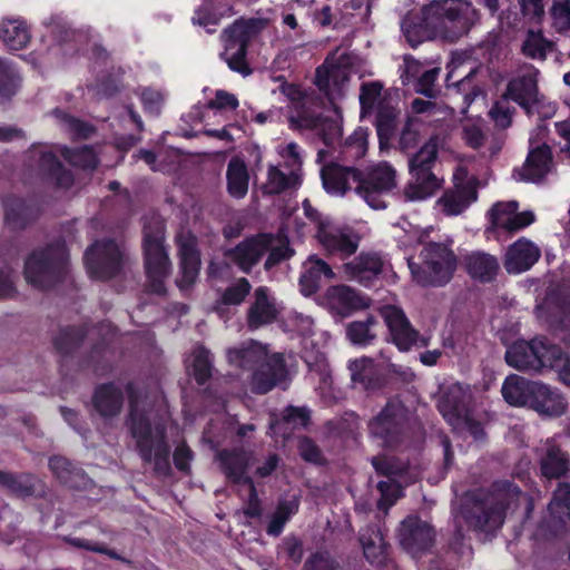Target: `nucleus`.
I'll return each mask as SVG.
<instances>
[{"mask_svg": "<svg viewBox=\"0 0 570 570\" xmlns=\"http://www.w3.org/2000/svg\"><path fill=\"white\" fill-rule=\"evenodd\" d=\"M478 21V10L470 2L444 0L433 1L419 12L407 13L401 28L409 45L415 48L435 38L454 42L468 35Z\"/></svg>", "mask_w": 570, "mask_h": 570, "instance_id": "f257e3e1", "label": "nucleus"}, {"mask_svg": "<svg viewBox=\"0 0 570 570\" xmlns=\"http://www.w3.org/2000/svg\"><path fill=\"white\" fill-rule=\"evenodd\" d=\"M524 504L527 512L532 510V500L509 482H494L488 490L466 493L459 508V514L468 528L490 539L497 534L509 512Z\"/></svg>", "mask_w": 570, "mask_h": 570, "instance_id": "f03ea898", "label": "nucleus"}, {"mask_svg": "<svg viewBox=\"0 0 570 570\" xmlns=\"http://www.w3.org/2000/svg\"><path fill=\"white\" fill-rule=\"evenodd\" d=\"M327 193L344 195L355 193L373 209H384L386 198L396 187V170L386 161L360 170L353 166L331 163L321 170Z\"/></svg>", "mask_w": 570, "mask_h": 570, "instance_id": "7ed1b4c3", "label": "nucleus"}, {"mask_svg": "<svg viewBox=\"0 0 570 570\" xmlns=\"http://www.w3.org/2000/svg\"><path fill=\"white\" fill-rule=\"evenodd\" d=\"M157 401L164 402L161 397H157V394H130L128 426L142 462L153 464L157 475L169 476L171 464L167 429L160 422L151 425ZM158 415V413L155 414V416Z\"/></svg>", "mask_w": 570, "mask_h": 570, "instance_id": "20e7f679", "label": "nucleus"}, {"mask_svg": "<svg viewBox=\"0 0 570 570\" xmlns=\"http://www.w3.org/2000/svg\"><path fill=\"white\" fill-rule=\"evenodd\" d=\"M422 266L411 264V272L421 285L443 286L448 284L455 269L456 256L444 243H426L421 250Z\"/></svg>", "mask_w": 570, "mask_h": 570, "instance_id": "39448f33", "label": "nucleus"}, {"mask_svg": "<svg viewBox=\"0 0 570 570\" xmlns=\"http://www.w3.org/2000/svg\"><path fill=\"white\" fill-rule=\"evenodd\" d=\"M266 26L267 21L262 18H240L223 31L225 52L222 57L232 70L245 76L250 73L245 61L247 47Z\"/></svg>", "mask_w": 570, "mask_h": 570, "instance_id": "423d86ee", "label": "nucleus"}, {"mask_svg": "<svg viewBox=\"0 0 570 570\" xmlns=\"http://www.w3.org/2000/svg\"><path fill=\"white\" fill-rule=\"evenodd\" d=\"M563 351L546 337L531 341H517L505 352V361L518 370L540 371L543 367L553 368L561 361Z\"/></svg>", "mask_w": 570, "mask_h": 570, "instance_id": "0eeeda50", "label": "nucleus"}, {"mask_svg": "<svg viewBox=\"0 0 570 570\" xmlns=\"http://www.w3.org/2000/svg\"><path fill=\"white\" fill-rule=\"evenodd\" d=\"M66 250L56 244L32 252L24 263V278L32 286L46 289L53 286L63 275Z\"/></svg>", "mask_w": 570, "mask_h": 570, "instance_id": "6e6552de", "label": "nucleus"}, {"mask_svg": "<svg viewBox=\"0 0 570 570\" xmlns=\"http://www.w3.org/2000/svg\"><path fill=\"white\" fill-rule=\"evenodd\" d=\"M85 262L91 277L106 281L120 275L128 267L130 258L122 243L106 238L87 248Z\"/></svg>", "mask_w": 570, "mask_h": 570, "instance_id": "1a4fd4ad", "label": "nucleus"}, {"mask_svg": "<svg viewBox=\"0 0 570 570\" xmlns=\"http://www.w3.org/2000/svg\"><path fill=\"white\" fill-rule=\"evenodd\" d=\"M163 228H144V253L147 274V289L157 295L166 293L165 279L169 275V261L163 245Z\"/></svg>", "mask_w": 570, "mask_h": 570, "instance_id": "9d476101", "label": "nucleus"}, {"mask_svg": "<svg viewBox=\"0 0 570 570\" xmlns=\"http://www.w3.org/2000/svg\"><path fill=\"white\" fill-rule=\"evenodd\" d=\"M352 57L336 49L325 62L316 69L315 83L334 104L343 97L351 76Z\"/></svg>", "mask_w": 570, "mask_h": 570, "instance_id": "9b49d317", "label": "nucleus"}, {"mask_svg": "<svg viewBox=\"0 0 570 570\" xmlns=\"http://www.w3.org/2000/svg\"><path fill=\"white\" fill-rule=\"evenodd\" d=\"M409 414L399 403L390 402L370 423L371 433L386 446H395L407 436Z\"/></svg>", "mask_w": 570, "mask_h": 570, "instance_id": "f8f14e48", "label": "nucleus"}, {"mask_svg": "<svg viewBox=\"0 0 570 570\" xmlns=\"http://www.w3.org/2000/svg\"><path fill=\"white\" fill-rule=\"evenodd\" d=\"M438 407L443 417L456 430L468 431L476 441L484 439V430L472 416L466 394H442Z\"/></svg>", "mask_w": 570, "mask_h": 570, "instance_id": "ddd939ff", "label": "nucleus"}, {"mask_svg": "<svg viewBox=\"0 0 570 570\" xmlns=\"http://www.w3.org/2000/svg\"><path fill=\"white\" fill-rule=\"evenodd\" d=\"M478 198V180L468 177L463 170L453 176V186L444 190L438 199V205L448 216H456L463 213Z\"/></svg>", "mask_w": 570, "mask_h": 570, "instance_id": "4468645a", "label": "nucleus"}, {"mask_svg": "<svg viewBox=\"0 0 570 570\" xmlns=\"http://www.w3.org/2000/svg\"><path fill=\"white\" fill-rule=\"evenodd\" d=\"M393 343L401 351H409L411 347H425L429 338L421 336L411 325L403 309L394 305H385L380 309Z\"/></svg>", "mask_w": 570, "mask_h": 570, "instance_id": "2eb2a0df", "label": "nucleus"}, {"mask_svg": "<svg viewBox=\"0 0 570 570\" xmlns=\"http://www.w3.org/2000/svg\"><path fill=\"white\" fill-rule=\"evenodd\" d=\"M372 464L377 473L387 476V481L377 483V490L381 493L377 508L386 512L400 497L401 487L396 483L395 478L407 470V463L395 456L377 455L373 456Z\"/></svg>", "mask_w": 570, "mask_h": 570, "instance_id": "dca6fc26", "label": "nucleus"}, {"mask_svg": "<svg viewBox=\"0 0 570 570\" xmlns=\"http://www.w3.org/2000/svg\"><path fill=\"white\" fill-rule=\"evenodd\" d=\"M289 126L293 129H313L326 147L334 146L342 136V117L334 108L332 115H315L303 112L298 117H288Z\"/></svg>", "mask_w": 570, "mask_h": 570, "instance_id": "f3484780", "label": "nucleus"}, {"mask_svg": "<svg viewBox=\"0 0 570 570\" xmlns=\"http://www.w3.org/2000/svg\"><path fill=\"white\" fill-rule=\"evenodd\" d=\"M397 535L402 548L416 557L432 548L435 532L426 521L410 515L401 522Z\"/></svg>", "mask_w": 570, "mask_h": 570, "instance_id": "a211bd4d", "label": "nucleus"}, {"mask_svg": "<svg viewBox=\"0 0 570 570\" xmlns=\"http://www.w3.org/2000/svg\"><path fill=\"white\" fill-rule=\"evenodd\" d=\"M316 238L330 255L342 259L355 254L360 243V236L351 228H340L324 222L317 227Z\"/></svg>", "mask_w": 570, "mask_h": 570, "instance_id": "6ab92c4d", "label": "nucleus"}, {"mask_svg": "<svg viewBox=\"0 0 570 570\" xmlns=\"http://www.w3.org/2000/svg\"><path fill=\"white\" fill-rule=\"evenodd\" d=\"M274 236L271 234L248 237L235 247L227 249L225 256L243 273L248 274L267 253L268 248H271Z\"/></svg>", "mask_w": 570, "mask_h": 570, "instance_id": "aec40b11", "label": "nucleus"}, {"mask_svg": "<svg viewBox=\"0 0 570 570\" xmlns=\"http://www.w3.org/2000/svg\"><path fill=\"white\" fill-rule=\"evenodd\" d=\"M552 168V150L543 142L530 148L523 165L513 170V177L524 183L542 184Z\"/></svg>", "mask_w": 570, "mask_h": 570, "instance_id": "412c9836", "label": "nucleus"}, {"mask_svg": "<svg viewBox=\"0 0 570 570\" xmlns=\"http://www.w3.org/2000/svg\"><path fill=\"white\" fill-rule=\"evenodd\" d=\"M289 373L282 354L266 356L253 373V384L259 392L288 389Z\"/></svg>", "mask_w": 570, "mask_h": 570, "instance_id": "4be33fe9", "label": "nucleus"}, {"mask_svg": "<svg viewBox=\"0 0 570 570\" xmlns=\"http://www.w3.org/2000/svg\"><path fill=\"white\" fill-rule=\"evenodd\" d=\"M341 268L346 279L370 286L381 275L383 261L375 253L362 252L352 261L344 263Z\"/></svg>", "mask_w": 570, "mask_h": 570, "instance_id": "5701e85b", "label": "nucleus"}, {"mask_svg": "<svg viewBox=\"0 0 570 570\" xmlns=\"http://www.w3.org/2000/svg\"><path fill=\"white\" fill-rule=\"evenodd\" d=\"M512 406H527L541 415L559 416L564 413L568 403L562 394H502Z\"/></svg>", "mask_w": 570, "mask_h": 570, "instance_id": "b1692460", "label": "nucleus"}, {"mask_svg": "<svg viewBox=\"0 0 570 570\" xmlns=\"http://www.w3.org/2000/svg\"><path fill=\"white\" fill-rule=\"evenodd\" d=\"M322 304L341 316H347L366 306L365 298L346 285L330 286L323 295Z\"/></svg>", "mask_w": 570, "mask_h": 570, "instance_id": "393cba45", "label": "nucleus"}, {"mask_svg": "<svg viewBox=\"0 0 570 570\" xmlns=\"http://www.w3.org/2000/svg\"><path fill=\"white\" fill-rule=\"evenodd\" d=\"M253 297L246 315L247 326L252 331L272 324L278 316L276 301L266 286L257 287Z\"/></svg>", "mask_w": 570, "mask_h": 570, "instance_id": "a878e982", "label": "nucleus"}, {"mask_svg": "<svg viewBox=\"0 0 570 570\" xmlns=\"http://www.w3.org/2000/svg\"><path fill=\"white\" fill-rule=\"evenodd\" d=\"M352 389L375 391L385 386V376L372 358L361 357L348 363Z\"/></svg>", "mask_w": 570, "mask_h": 570, "instance_id": "bb28decb", "label": "nucleus"}, {"mask_svg": "<svg viewBox=\"0 0 570 570\" xmlns=\"http://www.w3.org/2000/svg\"><path fill=\"white\" fill-rule=\"evenodd\" d=\"M31 158L37 163L39 171L53 180L59 187L68 188L72 185L73 176L71 171L62 166L48 147H33Z\"/></svg>", "mask_w": 570, "mask_h": 570, "instance_id": "cd10ccee", "label": "nucleus"}, {"mask_svg": "<svg viewBox=\"0 0 570 570\" xmlns=\"http://www.w3.org/2000/svg\"><path fill=\"white\" fill-rule=\"evenodd\" d=\"M539 258V247L525 238H520L507 249L503 265L508 273L518 274L528 271Z\"/></svg>", "mask_w": 570, "mask_h": 570, "instance_id": "c85d7f7f", "label": "nucleus"}, {"mask_svg": "<svg viewBox=\"0 0 570 570\" xmlns=\"http://www.w3.org/2000/svg\"><path fill=\"white\" fill-rule=\"evenodd\" d=\"M538 95L535 77L533 75H523L509 81L503 98L513 100L522 107L527 114H531L532 107L539 100Z\"/></svg>", "mask_w": 570, "mask_h": 570, "instance_id": "c756f323", "label": "nucleus"}, {"mask_svg": "<svg viewBox=\"0 0 570 570\" xmlns=\"http://www.w3.org/2000/svg\"><path fill=\"white\" fill-rule=\"evenodd\" d=\"M323 277L333 279L335 277V273L324 259L316 255H311L303 263V271L299 276L302 294L305 296L315 294L321 286Z\"/></svg>", "mask_w": 570, "mask_h": 570, "instance_id": "7c9ffc66", "label": "nucleus"}, {"mask_svg": "<svg viewBox=\"0 0 570 570\" xmlns=\"http://www.w3.org/2000/svg\"><path fill=\"white\" fill-rule=\"evenodd\" d=\"M177 243L183 274L179 284L189 285L196 279L200 265L199 253L196 249V239L190 234H180L177 237Z\"/></svg>", "mask_w": 570, "mask_h": 570, "instance_id": "2f4dec72", "label": "nucleus"}, {"mask_svg": "<svg viewBox=\"0 0 570 570\" xmlns=\"http://www.w3.org/2000/svg\"><path fill=\"white\" fill-rule=\"evenodd\" d=\"M463 264L466 273L481 283L492 282L499 269L500 264L495 256L485 252H472L468 254Z\"/></svg>", "mask_w": 570, "mask_h": 570, "instance_id": "473e14b6", "label": "nucleus"}, {"mask_svg": "<svg viewBox=\"0 0 570 570\" xmlns=\"http://www.w3.org/2000/svg\"><path fill=\"white\" fill-rule=\"evenodd\" d=\"M49 468L56 478L70 489L83 490L90 484V479L83 470L73 465L65 456L55 455L50 458Z\"/></svg>", "mask_w": 570, "mask_h": 570, "instance_id": "72a5a7b5", "label": "nucleus"}, {"mask_svg": "<svg viewBox=\"0 0 570 570\" xmlns=\"http://www.w3.org/2000/svg\"><path fill=\"white\" fill-rule=\"evenodd\" d=\"M410 180L403 189V196L409 202L424 200L435 194L441 187L442 179L434 171L410 174Z\"/></svg>", "mask_w": 570, "mask_h": 570, "instance_id": "f704fd0d", "label": "nucleus"}, {"mask_svg": "<svg viewBox=\"0 0 570 570\" xmlns=\"http://www.w3.org/2000/svg\"><path fill=\"white\" fill-rule=\"evenodd\" d=\"M267 356V352L263 345L250 341L242 343L237 347L227 350V361L236 367L250 370L259 365Z\"/></svg>", "mask_w": 570, "mask_h": 570, "instance_id": "c9c22d12", "label": "nucleus"}, {"mask_svg": "<svg viewBox=\"0 0 570 570\" xmlns=\"http://www.w3.org/2000/svg\"><path fill=\"white\" fill-rule=\"evenodd\" d=\"M541 473L547 479H560L570 471L569 455L554 443H548L540 459Z\"/></svg>", "mask_w": 570, "mask_h": 570, "instance_id": "e433bc0d", "label": "nucleus"}, {"mask_svg": "<svg viewBox=\"0 0 570 570\" xmlns=\"http://www.w3.org/2000/svg\"><path fill=\"white\" fill-rule=\"evenodd\" d=\"M218 459L222 469L226 476L234 483H253L252 479L246 476L248 466V455L243 451H227L219 452Z\"/></svg>", "mask_w": 570, "mask_h": 570, "instance_id": "4c0bfd02", "label": "nucleus"}, {"mask_svg": "<svg viewBox=\"0 0 570 570\" xmlns=\"http://www.w3.org/2000/svg\"><path fill=\"white\" fill-rule=\"evenodd\" d=\"M227 191L237 199L244 198L248 191L249 174L245 161L239 157H233L226 170Z\"/></svg>", "mask_w": 570, "mask_h": 570, "instance_id": "58836bf2", "label": "nucleus"}, {"mask_svg": "<svg viewBox=\"0 0 570 570\" xmlns=\"http://www.w3.org/2000/svg\"><path fill=\"white\" fill-rule=\"evenodd\" d=\"M0 39L10 50H21L30 42V31L20 19H4L0 24Z\"/></svg>", "mask_w": 570, "mask_h": 570, "instance_id": "ea45409f", "label": "nucleus"}, {"mask_svg": "<svg viewBox=\"0 0 570 570\" xmlns=\"http://www.w3.org/2000/svg\"><path fill=\"white\" fill-rule=\"evenodd\" d=\"M439 137L431 136L422 147L409 158L410 174L434 171L438 159Z\"/></svg>", "mask_w": 570, "mask_h": 570, "instance_id": "a19ab883", "label": "nucleus"}, {"mask_svg": "<svg viewBox=\"0 0 570 570\" xmlns=\"http://www.w3.org/2000/svg\"><path fill=\"white\" fill-rule=\"evenodd\" d=\"M39 484L40 481L32 474H13L1 470L0 485L17 497L27 498L35 495Z\"/></svg>", "mask_w": 570, "mask_h": 570, "instance_id": "79ce46f5", "label": "nucleus"}, {"mask_svg": "<svg viewBox=\"0 0 570 570\" xmlns=\"http://www.w3.org/2000/svg\"><path fill=\"white\" fill-rule=\"evenodd\" d=\"M549 511L552 518L558 519L561 529L570 532V484L560 483L553 492L550 501Z\"/></svg>", "mask_w": 570, "mask_h": 570, "instance_id": "37998d69", "label": "nucleus"}, {"mask_svg": "<svg viewBox=\"0 0 570 570\" xmlns=\"http://www.w3.org/2000/svg\"><path fill=\"white\" fill-rule=\"evenodd\" d=\"M365 558L373 564H382L386 556V543L379 529L367 528L360 537Z\"/></svg>", "mask_w": 570, "mask_h": 570, "instance_id": "c03bdc74", "label": "nucleus"}, {"mask_svg": "<svg viewBox=\"0 0 570 570\" xmlns=\"http://www.w3.org/2000/svg\"><path fill=\"white\" fill-rule=\"evenodd\" d=\"M298 185L299 174L296 170L286 174L276 166H269L263 190L264 194L279 195L289 188H296Z\"/></svg>", "mask_w": 570, "mask_h": 570, "instance_id": "a18cd8bd", "label": "nucleus"}, {"mask_svg": "<svg viewBox=\"0 0 570 570\" xmlns=\"http://www.w3.org/2000/svg\"><path fill=\"white\" fill-rule=\"evenodd\" d=\"M399 115L400 110L385 104L384 101H380L377 105L375 125L381 147L387 145L394 135Z\"/></svg>", "mask_w": 570, "mask_h": 570, "instance_id": "49530a36", "label": "nucleus"}, {"mask_svg": "<svg viewBox=\"0 0 570 570\" xmlns=\"http://www.w3.org/2000/svg\"><path fill=\"white\" fill-rule=\"evenodd\" d=\"M298 507L299 499L296 495L291 499H281L267 525V534L278 537L289 518L298 511Z\"/></svg>", "mask_w": 570, "mask_h": 570, "instance_id": "de8ad7c7", "label": "nucleus"}, {"mask_svg": "<svg viewBox=\"0 0 570 570\" xmlns=\"http://www.w3.org/2000/svg\"><path fill=\"white\" fill-rule=\"evenodd\" d=\"M32 217V209L20 198H10L4 203V219L12 229L26 227Z\"/></svg>", "mask_w": 570, "mask_h": 570, "instance_id": "09e8293b", "label": "nucleus"}, {"mask_svg": "<svg viewBox=\"0 0 570 570\" xmlns=\"http://www.w3.org/2000/svg\"><path fill=\"white\" fill-rule=\"evenodd\" d=\"M61 154L71 166L82 170L94 171L99 164L97 153L90 146H82L73 149L65 147L61 150Z\"/></svg>", "mask_w": 570, "mask_h": 570, "instance_id": "8fccbe9b", "label": "nucleus"}, {"mask_svg": "<svg viewBox=\"0 0 570 570\" xmlns=\"http://www.w3.org/2000/svg\"><path fill=\"white\" fill-rule=\"evenodd\" d=\"M53 116L58 119L61 127L76 139H88L96 131L91 124L78 119L61 109H55Z\"/></svg>", "mask_w": 570, "mask_h": 570, "instance_id": "3c124183", "label": "nucleus"}, {"mask_svg": "<svg viewBox=\"0 0 570 570\" xmlns=\"http://www.w3.org/2000/svg\"><path fill=\"white\" fill-rule=\"evenodd\" d=\"M377 324L373 316H367L364 321H354L346 326V335L354 345L371 344L376 334L373 327Z\"/></svg>", "mask_w": 570, "mask_h": 570, "instance_id": "603ef678", "label": "nucleus"}, {"mask_svg": "<svg viewBox=\"0 0 570 570\" xmlns=\"http://www.w3.org/2000/svg\"><path fill=\"white\" fill-rule=\"evenodd\" d=\"M21 78L14 65L0 57V97L11 98L20 88Z\"/></svg>", "mask_w": 570, "mask_h": 570, "instance_id": "864d4df0", "label": "nucleus"}, {"mask_svg": "<svg viewBox=\"0 0 570 570\" xmlns=\"http://www.w3.org/2000/svg\"><path fill=\"white\" fill-rule=\"evenodd\" d=\"M553 42L546 39L540 31L530 30L522 45V52L531 59L544 60L547 53L552 51Z\"/></svg>", "mask_w": 570, "mask_h": 570, "instance_id": "5fc2aeb1", "label": "nucleus"}, {"mask_svg": "<svg viewBox=\"0 0 570 570\" xmlns=\"http://www.w3.org/2000/svg\"><path fill=\"white\" fill-rule=\"evenodd\" d=\"M213 375V355L204 346L193 351V376L199 385H204Z\"/></svg>", "mask_w": 570, "mask_h": 570, "instance_id": "6e6d98bb", "label": "nucleus"}, {"mask_svg": "<svg viewBox=\"0 0 570 570\" xmlns=\"http://www.w3.org/2000/svg\"><path fill=\"white\" fill-rule=\"evenodd\" d=\"M424 125L416 118H409L399 137V148L403 153L417 147L423 138Z\"/></svg>", "mask_w": 570, "mask_h": 570, "instance_id": "4d7b16f0", "label": "nucleus"}, {"mask_svg": "<svg viewBox=\"0 0 570 570\" xmlns=\"http://www.w3.org/2000/svg\"><path fill=\"white\" fill-rule=\"evenodd\" d=\"M83 337L85 333L80 328H62L53 338V345L60 354L68 355L80 345Z\"/></svg>", "mask_w": 570, "mask_h": 570, "instance_id": "13d9d810", "label": "nucleus"}, {"mask_svg": "<svg viewBox=\"0 0 570 570\" xmlns=\"http://www.w3.org/2000/svg\"><path fill=\"white\" fill-rule=\"evenodd\" d=\"M91 404L99 415L109 417L120 412L124 400L121 394H92Z\"/></svg>", "mask_w": 570, "mask_h": 570, "instance_id": "bf43d9fd", "label": "nucleus"}, {"mask_svg": "<svg viewBox=\"0 0 570 570\" xmlns=\"http://www.w3.org/2000/svg\"><path fill=\"white\" fill-rule=\"evenodd\" d=\"M252 289V285L247 278L240 277L229 285L220 296V303L224 305L242 304Z\"/></svg>", "mask_w": 570, "mask_h": 570, "instance_id": "052dcab7", "label": "nucleus"}, {"mask_svg": "<svg viewBox=\"0 0 570 570\" xmlns=\"http://www.w3.org/2000/svg\"><path fill=\"white\" fill-rule=\"evenodd\" d=\"M501 392H550V390L538 382H532L518 374L509 375L501 387Z\"/></svg>", "mask_w": 570, "mask_h": 570, "instance_id": "680f3d73", "label": "nucleus"}, {"mask_svg": "<svg viewBox=\"0 0 570 570\" xmlns=\"http://www.w3.org/2000/svg\"><path fill=\"white\" fill-rule=\"evenodd\" d=\"M518 208L519 204L514 200L497 203L489 212L492 225L497 228H503L507 230V227L510 224V219L512 218L514 212L518 210Z\"/></svg>", "mask_w": 570, "mask_h": 570, "instance_id": "e2e57ef3", "label": "nucleus"}, {"mask_svg": "<svg viewBox=\"0 0 570 570\" xmlns=\"http://www.w3.org/2000/svg\"><path fill=\"white\" fill-rule=\"evenodd\" d=\"M366 150V134L363 130H357L346 139L342 149L343 159L350 160L362 158Z\"/></svg>", "mask_w": 570, "mask_h": 570, "instance_id": "0e129e2a", "label": "nucleus"}, {"mask_svg": "<svg viewBox=\"0 0 570 570\" xmlns=\"http://www.w3.org/2000/svg\"><path fill=\"white\" fill-rule=\"evenodd\" d=\"M550 13L553 27L559 32H570V0H557L553 2Z\"/></svg>", "mask_w": 570, "mask_h": 570, "instance_id": "69168bd1", "label": "nucleus"}, {"mask_svg": "<svg viewBox=\"0 0 570 570\" xmlns=\"http://www.w3.org/2000/svg\"><path fill=\"white\" fill-rule=\"evenodd\" d=\"M338 561L328 551H316L304 562L303 570H337Z\"/></svg>", "mask_w": 570, "mask_h": 570, "instance_id": "338daca9", "label": "nucleus"}, {"mask_svg": "<svg viewBox=\"0 0 570 570\" xmlns=\"http://www.w3.org/2000/svg\"><path fill=\"white\" fill-rule=\"evenodd\" d=\"M297 449L301 458L313 464H322L325 459L321 448L309 436H299Z\"/></svg>", "mask_w": 570, "mask_h": 570, "instance_id": "774afa93", "label": "nucleus"}]
</instances>
